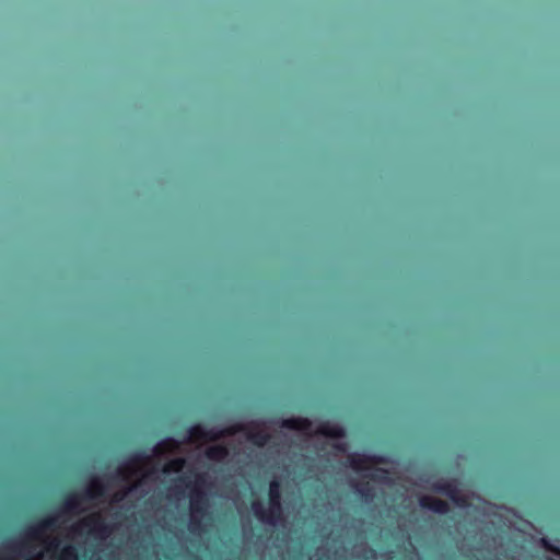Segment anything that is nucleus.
Instances as JSON below:
<instances>
[{"label":"nucleus","mask_w":560,"mask_h":560,"mask_svg":"<svg viewBox=\"0 0 560 560\" xmlns=\"http://www.w3.org/2000/svg\"><path fill=\"white\" fill-rule=\"evenodd\" d=\"M103 492V483L100 479H92L88 486L84 495H72L66 502V510L68 513H77L84 510L83 501L88 499H95Z\"/></svg>","instance_id":"nucleus-5"},{"label":"nucleus","mask_w":560,"mask_h":560,"mask_svg":"<svg viewBox=\"0 0 560 560\" xmlns=\"http://www.w3.org/2000/svg\"><path fill=\"white\" fill-rule=\"evenodd\" d=\"M441 490L451 498L456 504L464 505L467 503V495L462 493L455 486L447 483L440 487Z\"/></svg>","instance_id":"nucleus-8"},{"label":"nucleus","mask_w":560,"mask_h":560,"mask_svg":"<svg viewBox=\"0 0 560 560\" xmlns=\"http://www.w3.org/2000/svg\"><path fill=\"white\" fill-rule=\"evenodd\" d=\"M269 499L270 502L267 512L262 510L260 503H254L253 510L261 522L276 525L282 521L279 483L276 480L270 482Z\"/></svg>","instance_id":"nucleus-2"},{"label":"nucleus","mask_w":560,"mask_h":560,"mask_svg":"<svg viewBox=\"0 0 560 560\" xmlns=\"http://www.w3.org/2000/svg\"><path fill=\"white\" fill-rule=\"evenodd\" d=\"M83 533H88L96 537L106 536L101 514L94 513L83 518L75 527L70 530L69 535L71 536V539H75L78 535H82Z\"/></svg>","instance_id":"nucleus-4"},{"label":"nucleus","mask_w":560,"mask_h":560,"mask_svg":"<svg viewBox=\"0 0 560 560\" xmlns=\"http://www.w3.org/2000/svg\"><path fill=\"white\" fill-rule=\"evenodd\" d=\"M184 463H185V460L183 458H175L164 465L163 471L164 472H177L183 468Z\"/></svg>","instance_id":"nucleus-14"},{"label":"nucleus","mask_w":560,"mask_h":560,"mask_svg":"<svg viewBox=\"0 0 560 560\" xmlns=\"http://www.w3.org/2000/svg\"><path fill=\"white\" fill-rule=\"evenodd\" d=\"M155 468V459L135 457L119 468L121 480L127 485L122 491L114 494L113 501H121L128 492L149 478Z\"/></svg>","instance_id":"nucleus-1"},{"label":"nucleus","mask_w":560,"mask_h":560,"mask_svg":"<svg viewBox=\"0 0 560 560\" xmlns=\"http://www.w3.org/2000/svg\"><path fill=\"white\" fill-rule=\"evenodd\" d=\"M420 505L423 509L441 514L446 513L448 511V504L445 501L433 495L421 497Z\"/></svg>","instance_id":"nucleus-7"},{"label":"nucleus","mask_w":560,"mask_h":560,"mask_svg":"<svg viewBox=\"0 0 560 560\" xmlns=\"http://www.w3.org/2000/svg\"><path fill=\"white\" fill-rule=\"evenodd\" d=\"M178 447V444L174 440H166L159 443L155 446L156 455H162L166 453H172Z\"/></svg>","instance_id":"nucleus-12"},{"label":"nucleus","mask_w":560,"mask_h":560,"mask_svg":"<svg viewBox=\"0 0 560 560\" xmlns=\"http://www.w3.org/2000/svg\"><path fill=\"white\" fill-rule=\"evenodd\" d=\"M265 441H266V436H262V438H258V439H256V440H255V443H257V444H260V445H261V444H264V442H265Z\"/></svg>","instance_id":"nucleus-17"},{"label":"nucleus","mask_w":560,"mask_h":560,"mask_svg":"<svg viewBox=\"0 0 560 560\" xmlns=\"http://www.w3.org/2000/svg\"><path fill=\"white\" fill-rule=\"evenodd\" d=\"M351 466L357 470H366L368 474L364 478H369L373 481L380 479L383 472L374 467V463L370 457L362 455H354L351 457Z\"/></svg>","instance_id":"nucleus-6"},{"label":"nucleus","mask_w":560,"mask_h":560,"mask_svg":"<svg viewBox=\"0 0 560 560\" xmlns=\"http://www.w3.org/2000/svg\"><path fill=\"white\" fill-rule=\"evenodd\" d=\"M206 454L210 459L220 460L228 455V450L220 444H214L207 448Z\"/></svg>","instance_id":"nucleus-10"},{"label":"nucleus","mask_w":560,"mask_h":560,"mask_svg":"<svg viewBox=\"0 0 560 560\" xmlns=\"http://www.w3.org/2000/svg\"><path fill=\"white\" fill-rule=\"evenodd\" d=\"M207 508L208 504L203 492L195 488L190 494V532L199 534L202 530V522L207 516Z\"/></svg>","instance_id":"nucleus-3"},{"label":"nucleus","mask_w":560,"mask_h":560,"mask_svg":"<svg viewBox=\"0 0 560 560\" xmlns=\"http://www.w3.org/2000/svg\"><path fill=\"white\" fill-rule=\"evenodd\" d=\"M207 435L200 427H195L190 430L189 440L191 443L202 444L206 442Z\"/></svg>","instance_id":"nucleus-13"},{"label":"nucleus","mask_w":560,"mask_h":560,"mask_svg":"<svg viewBox=\"0 0 560 560\" xmlns=\"http://www.w3.org/2000/svg\"><path fill=\"white\" fill-rule=\"evenodd\" d=\"M369 483L370 482L368 481L366 487H364L363 485L358 486V491L365 500H369L372 497V488L369 486Z\"/></svg>","instance_id":"nucleus-16"},{"label":"nucleus","mask_w":560,"mask_h":560,"mask_svg":"<svg viewBox=\"0 0 560 560\" xmlns=\"http://www.w3.org/2000/svg\"><path fill=\"white\" fill-rule=\"evenodd\" d=\"M317 432L325 436L335 438V439L341 438L343 435V431L340 427H338L336 424H329V423L322 424L318 428Z\"/></svg>","instance_id":"nucleus-9"},{"label":"nucleus","mask_w":560,"mask_h":560,"mask_svg":"<svg viewBox=\"0 0 560 560\" xmlns=\"http://www.w3.org/2000/svg\"><path fill=\"white\" fill-rule=\"evenodd\" d=\"M77 553L73 548L67 547L60 553V560H77Z\"/></svg>","instance_id":"nucleus-15"},{"label":"nucleus","mask_w":560,"mask_h":560,"mask_svg":"<svg viewBox=\"0 0 560 560\" xmlns=\"http://www.w3.org/2000/svg\"><path fill=\"white\" fill-rule=\"evenodd\" d=\"M283 425L289 429L306 431L311 423L306 419H289L283 422Z\"/></svg>","instance_id":"nucleus-11"}]
</instances>
